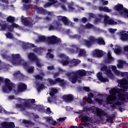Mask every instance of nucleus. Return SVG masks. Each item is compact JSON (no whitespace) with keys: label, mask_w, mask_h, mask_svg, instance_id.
Segmentation results:
<instances>
[{"label":"nucleus","mask_w":128,"mask_h":128,"mask_svg":"<svg viewBox=\"0 0 128 128\" xmlns=\"http://www.w3.org/2000/svg\"><path fill=\"white\" fill-rule=\"evenodd\" d=\"M87 102H88V104H92V100L90 98H88L87 100Z\"/></svg>","instance_id":"052dcab7"},{"label":"nucleus","mask_w":128,"mask_h":128,"mask_svg":"<svg viewBox=\"0 0 128 128\" xmlns=\"http://www.w3.org/2000/svg\"><path fill=\"white\" fill-rule=\"evenodd\" d=\"M58 22H56L55 26L50 25L49 26V30H58L60 26H62V24H60V22H62L65 26H74V23L68 19L66 16H58Z\"/></svg>","instance_id":"7ed1b4c3"},{"label":"nucleus","mask_w":128,"mask_h":128,"mask_svg":"<svg viewBox=\"0 0 128 128\" xmlns=\"http://www.w3.org/2000/svg\"><path fill=\"white\" fill-rule=\"evenodd\" d=\"M26 90V85L24 83H18V92H24Z\"/></svg>","instance_id":"aec40b11"},{"label":"nucleus","mask_w":128,"mask_h":128,"mask_svg":"<svg viewBox=\"0 0 128 128\" xmlns=\"http://www.w3.org/2000/svg\"><path fill=\"white\" fill-rule=\"evenodd\" d=\"M28 58L32 60H38V58L34 53H29L28 54Z\"/></svg>","instance_id":"bb28decb"},{"label":"nucleus","mask_w":128,"mask_h":128,"mask_svg":"<svg viewBox=\"0 0 128 128\" xmlns=\"http://www.w3.org/2000/svg\"><path fill=\"white\" fill-rule=\"evenodd\" d=\"M108 30L110 32H111V34H114V32H116V29L110 28L108 29Z\"/></svg>","instance_id":"37998d69"},{"label":"nucleus","mask_w":128,"mask_h":128,"mask_svg":"<svg viewBox=\"0 0 128 128\" xmlns=\"http://www.w3.org/2000/svg\"><path fill=\"white\" fill-rule=\"evenodd\" d=\"M14 20H16V18L14 17H12L11 16H10L6 18V21L8 22L12 23L14 22Z\"/></svg>","instance_id":"7c9ffc66"},{"label":"nucleus","mask_w":128,"mask_h":128,"mask_svg":"<svg viewBox=\"0 0 128 128\" xmlns=\"http://www.w3.org/2000/svg\"><path fill=\"white\" fill-rule=\"evenodd\" d=\"M12 26H13V28H20L18 24L14 22L12 24Z\"/></svg>","instance_id":"79ce46f5"},{"label":"nucleus","mask_w":128,"mask_h":128,"mask_svg":"<svg viewBox=\"0 0 128 128\" xmlns=\"http://www.w3.org/2000/svg\"><path fill=\"white\" fill-rule=\"evenodd\" d=\"M18 58H20V54H12L11 62L12 64L14 66H21V64H23L24 68H26V64H24V60H18Z\"/></svg>","instance_id":"6e6552de"},{"label":"nucleus","mask_w":128,"mask_h":128,"mask_svg":"<svg viewBox=\"0 0 128 128\" xmlns=\"http://www.w3.org/2000/svg\"><path fill=\"white\" fill-rule=\"evenodd\" d=\"M90 18H94V14L92 13L89 14Z\"/></svg>","instance_id":"774afa93"},{"label":"nucleus","mask_w":128,"mask_h":128,"mask_svg":"<svg viewBox=\"0 0 128 128\" xmlns=\"http://www.w3.org/2000/svg\"><path fill=\"white\" fill-rule=\"evenodd\" d=\"M85 28H86L87 30H92V28H94V25L88 22L85 25Z\"/></svg>","instance_id":"473e14b6"},{"label":"nucleus","mask_w":128,"mask_h":128,"mask_svg":"<svg viewBox=\"0 0 128 128\" xmlns=\"http://www.w3.org/2000/svg\"><path fill=\"white\" fill-rule=\"evenodd\" d=\"M114 52L117 54H120L122 52V49L120 48H118L114 50Z\"/></svg>","instance_id":"e433bc0d"},{"label":"nucleus","mask_w":128,"mask_h":128,"mask_svg":"<svg viewBox=\"0 0 128 128\" xmlns=\"http://www.w3.org/2000/svg\"><path fill=\"white\" fill-rule=\"evenodd\" d=\"M124 52H128V45H126L124 47Z\"/></svg>","instance_id":"13d9d810"},{"label":"nucleus","mask_w":128,"mask_h":128,"mask_svg":"<svg viewBox=\"0 0 128 128\" xmlns=\"http://www.w3.org/2000/svg\"><path fill=\"white\" fill-rule=\"evenodd\" d=\"M2 126L0 128H14L16 126L12 122H4L1 123Z\"/></svg>","instance_id":"2eb2a0df"},{"label":"nucleus","mask_w":128,"mask_h":128,"mask_svg":"<svg viewBox=\"0 0 128 128\" xmlns=\"http://www.w3.org/2000/svg\"><path fill=\"white\" fill-rule=\"evenodd\" d=\"M88 98H94V94L92 92H90L88 94Z\"/></svg>","instance_id":"864d4df0"},{"label":"nucleus","mask_w":128,"mask_h":128,"mask_svg":"<svg viewBox=\"0 0 128 128\" xmlns=\"http://www.w3.org/2000/svg\"><path fill=\"white\" fill-rule=\"evenodd\" d=\"M2 24H4V21L0 20V26H1L2 29L0 28V30H6L8 28V24H4L3 25Z\"/></svg>","instance_id":"b1692460"},{"label":"nucleus","mask_w":128,"mask_h":128,"mask_svg":"<svg viewBox=\"0 0 128 128\" xmlns=\"http://www.w3.org/2000/svg\"><path fill=\"white\" fill-rule=\"evenodd\" d=\"M111 68H112V72H114L116 70V66H112Z\"/></svg>","instance_id":"de8ad7c7"},{"label":"nucleus","mask_w":128,"mask_h":128,"mask_svg":"<svg viewBox=\"0 0 128 128\" xmlns=\"http://www.w3.org/2000/svg\"><path fill=\"white\" fill-rule=\"evenodd\" d=\"M100 70L102 72H104V74H106V76H107L108 78H112L114 76V74H112V70H110V69H108V67L106 66L101 68Z\"/></svg>","instance_id":"f8f14e48"},{"label":"nucleus","mask_w":128,"mask_h":128,"mask_svg":"<svg viewBox=\"0 0 128 128\" xmlns=\"http://www.w3.org/2000/svg\"><path fill=\"white\" fill-rule=\"evenodd\" d=\"M48 81L50 84H56L58 82L59 84H66V82H65L64 80H62L60 78H56L55 80H54L50 78H48Z\"/></svg>","instance_id":"ddd939ff"},{"label":"nucleus","mask_w":128,"mask_h":128,"mask_svg":"<svg viewBox=\"0 0 128 128\" xmlns=\"http://www.w3.org/2000/svg\"><path fill=\"white\" fill-rule=\"evenodd\" d=\"M36 62L37 66H38V68H40L42 66V64H40V62Z\"/></svg>","instance_id":"69168bd1"},{"label":"nucleus","mask_w":128,"mask_h":128,"mask_svg":"<svg viewBox=\"0 0 128 128\" xmlns=\"http://www.w3.org/2000/svg\"><path fill=\"white\" fill-rule=\"evenodd\" d=\"M101 2L104 6H108V0H101Z\"/></svg>","instance_id":"ea45409f"},{"label":"nucleus","mask_w":128,"mask_h":128,"mask_svg":"<svg viewBox=\"0 0 128 128\" xmlns=\"http://www.w3.org/2000/svg\"><path fill=\"white\" fill-rule=\"evenodd\" d=\"M28 102H30V104H34V102H36V100L34 99H29Z\"/></svg>","instance_id":"8fccbe9b"},{"label":"nucleus","mask_w":128,"mask_h":128,"mask_svg":"<svg viewBox=\"0 0 128 128\" xmlns=\"http://www.w3.org/2000/svg\"><path fill=\"white\" fill-rule=\"evenodd\" d=\"M118 86L123 90L114 88H111L109 90V93L111 95H108L106 98L107 104H116L120 106V102H116L118 99H116V96L118 98V100H125L126 96H124V90H128V82L126 78L122 80H118Z\"/></svg>","instance_id":"f257e3e1"},{"label":"nucleus","mask_w":128,"mask_h":128,"mask_svg":"<svg viewBox=\"0 0 128 128\" xmlns=\"http://www.w3.org/2000/svg\"><path fill=\"white\" fill-rule=\"evenodd\" d=\"M62 4H66L68 2V0H59Z\"/></svg>","instance_id":"bf43d9fd"},{"label":"nucleus","mask_w":128,"mask_h":128,"mask_svg":"<svg viewBox=\"0 0 128 128\" xmlns=\"http://www.w3.org/2000/svg\"><path fill=\"white\" fill-rule=\"evenodd\" d=\"M118 64H117V67L118 68H122V66H124V64H126V62L122 61V60H118Z\"/></svg>","instance_id":"c756f323"},{"label":"nucleus","mask_w":128,"mask_h":128,"mask_svg":"<svg viewBox=\"0 0 128 128\" xmlns=\"http://www.w3.org/2000/svg\"><path fill=\"white\" fill-rule=\"evenodd\" d=\"M48 42V44H56L58 42H61L60 39L58 38L55 36H48L46 38L45 36H39L38 39L36 40V42Z\"/></svg>","instance_id":"39448f33"},{"label":"nucleus","mask_w":128,"mask_h":128,"mask_svg":"<svg viewBox=\"0 0 128 128\" xmlns=\"http://www.w3.org/2000/svg\"><path fill=\"white\" fill-rule=\"evenodd\" d=\"M68 52L71 54H76L78 52V48L76 45L72 44L68 50Z\"/></svg>","instance_id":"412c9836"},{"label":"nucleus","mask_w":128,"mask_h":128,"mask_svg":"<svg viewBox=\"0 0 128 128\" xmlns=\"http://www.w3.org/2000/svg\"><path fill=\"white\" fill-rule=\"evenodd\" d=\"M104 54L103 51L98 49H96L92 52V56L94 58H102Z\"/></svg>","instance_id":"4468645a"},{"label":"nucleus","mask_w":128,"mask_h":128,"mask_svg":"<svg viewBox=\"0 0 128 128\" xmlns=\"http://www.w3.org/2000/svg\"><path fill=\"white\" fill-rule=\"evenodd\" d=\"M34 67H31L28 68L27 72L29 74H32V72H34Z\"/></svg>","instance_id":"c9c22d12"},{"label":"nucleus","mask_w":128,"mask_h":128,"mask_svg":"<svg viewBox=\"0 0 128 128\" xmlns=\"http://www.w3.org/2000/svg\"><path fill=\"white\" fill-rule=\"evenodd\" d=\"M54 66H48V70H54Z\"/></svg>","instance_id":"6e6d98bb"},{"label":"nucleus","mask_w":128,"mask_h":128,"mask_svg":"<svg viewBox=\"0 0 128 128\" xmlns=\"http://www.w3.org/2000/svg\"><path fill=\"white\" fill-rule=\"evenodd\" d=\"M58 56L61 60H58L60 64L64 66H68L70 64V60H68V56L64 55V54H60L58 55Z\"/></svg>","instance_id":"9d476101"},{"label":"nucleus","mask_w":128,"mask_h":128,"mask_svg":"<svg viewBox=\"0 0 128 128\" xmlns=\"http://www.w3.org/2000/svg\"><path fill=\"white\" fill-rule=\"evenodd\" d=\"M118 34L120 36L121 40L123 42L128 40V34H126V31H121L118 32Z\"/></svg>","instance_id":"dca6fc26"},{"label":"nucleus","mask_w":128,"mask_h":128,"mask_svg":"<svg viewBox=\"0 0 128 128\" xmlns=\"http://www.w3.org/2000/svg\"><path fill=\"white\" fill-rule=\"evenodd\" d=\"M97 78H98L99 80L104 82H106V79L102 77V74L101 72H98L96 74Z\"/></svg>","instance_id":"5701e85b"},{"label":"nucleus","mask_w":128,"mask_h":128,"mask_svg":"<svg viewBox=\"0 0 128 128\" xmlns=\"http://www.w3.org/2000/svg\"><path fill=\"white\" fill-rule=\"evenodd\" d=\"M8 66L2 62V61L0 60V70H8Z\"/></svg>","instance_id":"2f4dec72"},{"label":"nucleus","mask_w":128,"mask_h":128,"mask_svg":"<svg viewBox=\"0 0 128 128\" xmlns=\"http://www.w3.org/2000/svg\"><path fill=\"white\" fill-rule=\"evenodd\" d=\"M52 52V50H48V52L47 54V56H48L50 58H54V56L50 54Z\"/></svg>","instance_id":"f704fd0d"},{"label":"nucleus","mask_w":128,"mask_h":128,"mask_svg":"<svg viewBox=\"0 0 128 128\" xmlns=\"http://www.w3.org/2000/svg\"><path fill=\"white\" fill-rule=\"evenodd\" d=\"M22 122L23 124H30V122L26 120H23Z\"/></svg>","instance_id":"a18cd8bd"},{"label":"nucleus","mask_w":128,"mask_h":128,"mask_svg":"<svg viewBox=\"0 0 128 128\" xmlns=\"http://www.w3.org/2000/svg\"><path fill=\"white\" fill-rule=\"evenodd\" d=\"M98 16L99 18H96L94 20L95 24H98L99 22H100L102 18H104V24H118V22H116V21L112 18H110L108 16V15H105L104 16L101 14H99L98 15Z\"/></svg>","instance_id":"423d86ee"},{"label":"nucleus","mask_w":128,"mask_h":128,"mask_svg":"<svg viewBox=\"0 0 128 128\" xmlns=\"http://www.w3.org/2000/svg\"><path fill=\"white\" fill-rule=\"evenodd\" d=\"M84 45L87 46V48H90V46H92V44H100V46H104V44H106L104 40L102 38L100 37L96 39L94 36H90L88 38V40H84Z\"/></svg>","instance_id":"20e7f679"},{"label":"nucleus","mask_w":128,"mask_h":128,"mask_svg":"<svg viewBox=\"0 0 128 128\" xmlns=\"http://www.w3.org/2000/svg\"><path fill=\"white\" fill-rule=\"evenodd\" d=\"M72 62L74 66H76V64H80V61L78 59H74L72 60Z\"/></svg>","instance_id":"72a5a7b5"},{"label":"nucleus","mask_w":128,"mask_h":128,"mask_svg":"<svg viewBox=\"0 0 128 128\" xmlns=\"http://www.w3.org/2000/svg\"><path fill=\"white\" fill-rule=\"evenodd\" d=\"M114 10H116V12H118L120 16H122L125 18H128V10L124 8L122 4H118L114 6Z\"/></svg>","instance_id":"0eeeda50"},{"label":"nucleus","mask_w":128,"mask_h":128,"mask_svg":"<svg viewBox=\"0 0 128 128\" xmlns=\"http://www.w3.org/2000/svg\"><path fill=\"white\" fill-rule=\"evenodd\" d=\"M49 2L44 5V8H50L51 6L54 5V8H58L60 6V3L56 0H48Z\"/></svg>","instance_id":"9b49d317"},{"label":"nucleus","mask_w":128,"mask_h":128,"mask_svg":"<svg viewBox=\"0 0 128 128\" xmlns=\"http://www.w3.org/2000/svg\"><path fill=\"white\" fill-rule=\"evenodd\" d=\"M60 8L63 10H68L66 8V5H64V4H61Z\"/></svg>","instance_id":"c03bdc74"},{"label":"nucleus","mask_w":128,"mask_h":128,"mask_svg":"<svg viewBox=\"0 0 128 128\" xmlns=\"http://www.w3.org/2000/svg\"><path fill=\"white\" fill-rule=\"evenodd\" d=\"M40 74L42 76H40L39 74H37L34 76V78L36 80H44V77L42 76H44V73H40Z\"/></svg>","instance_id":"393cba45"},{"label":"nucleus","mask_w":128,"mask_h":128,"mask_svg":"<svg viewBox=\"0 0 128 128\" xmlns=\"http://www.w3.org/2000/svg\"><path fill=\"white\" fill-rule=\"evenodd\" d=\"M66 120V117H64V118H58V120L60 122H64Z\"/></svg>","instance_id":"58836bf2"},{"label":"nucleus","mask_w":128,"mask_h":128,"mask_svg":"<svg viewBox=\"0 0 128 128\" xmlns=\"http://www.w3.org/2000/svg\"><path fill=\"white\" fill-rule=\"evenodd\" d=\"M82 22H86V18H82Z\"/></svg>","instance_id":"e2e57ef3"},{"label":"nucleus","mask_w":128,"mask_h":128,"mask_svg":"<svg viewBox=\"0 0 128 128\" xmlns=\"http://www.w3.org/2000/svg\"><path fill=\"white\" fill-rule=\"evenodd\" d=\"M13 88H14V84L9 79H5V84L2 86L4 92L8 94V92H10L12 90Z\"/></svg>","instance_id":"1a4fd4ad"},{"label":"nucleus","mask_w":128,"mask_h":128,"mask_svg":"<svg viewBox=\"0 0 128 128\" xmlns=\"http://www.w3.org/2000/svg\"><path fill=\"white\" fill-rule=\"evenodd\" d=\"M20 71L16 72L13 75L14 76H20Z\"/></svg>","instance_id":"09e8293b"},{"label":"nucleus","mask_w":128,"mask_h":128,"mask_svg":"<svg viewBox=\"0 0 128 128\" xmlns=\"http://www.w3.org/2000/svg\"><path fill=\"white\" fill-rule=\"evenodd\" d=\"M108 58H109V60H113L112 57V55H110V53H108Z\"/></svg>","instance_id":"680f3d73"},{"label":"nucleus","mask_w":128,"mask_h":128,"mask_svg":"<svg viewBox=\"0 0 128 128\" xmlns=\"http://www.w3.org/2000/svg\"><path fill=\"white\" fill-rule=\"evenodd\" d=\"M24 108H30V104H26L24 106Z\"/></svg>","instance_id":"3c124183"},{"label":"nucleus","mask_w":128,"mask_h":128,"mask_svg":"<svg viewBox=\"0 0 128 128\" xmlns=\"http://www.w3.org/2000/svg\"><path fill=\"white\" fill-rule=\"evenodd\" d=\"M114 74H116L117 76H120V74H122V72H120L118 70H116L114 72Z\"/></svg>","instance_id":"49530a36"},{"label":"nucleus","mask_w":128,"mask_h":128,"mask_svg":"<svg viewBox=\"0 0 128 128\" xmlns=\"http://www.w3.org/2000/svg\"><path fill=\"white\" fill-rule=\"evenodd\" d=\"M46 114H52V110H50V108H46Z\"/></svg>","instance_id":"a19ab883"},{"label":"nucleus","mask_w":128,"mask_h":128,"mask_svg":"<svg viewBox=\"0 0 128 128\" xmlns=\"http://www.w3.org/2000/svg\"><path fill=\"white\" fill-rule=\"evenodd\" d=\"M16 108H22V106L20 104H16Z\"/></svg>","instance_id":"0e129e2a"},{"label":"nucleus","mask_w":128,"mask_h":128,"mask_svg":"<svg viewBox=\"0 0 128 128\" xmlns=\"http://www.w3.org/2000/svg\"><path fill=\"white\" fill-rule=\"evenodd\" d=\"M50 96L52 98V96H54V94H58V90L56 88H50Z\"/></svg>","instance_id":"4be33fe9"},{"label":"nucleus","mask_w":128,"mask_h":128,"mask_svg":"<svg viewBox=\"0 0 128 128\" xmlns=\"http://www.w3.org/2000/svg\"><path fill=\"white\" fill-rule=\"evenodd\" d=\"M104 94H98L94 98L95 102L99 104H104Z\"/></svg>","instance_id":"6ab92c4d"},{"label":"nucleus","mask_w":128,"mask_h":128,"mask_svg":"<svg viewBox=\"0 0 128 128\" xmlns=\"http://www.w3.org/2000/svg\"><path fill=\"white\" fill-rule=\"evenodd\" d=\"M48 102H52V98L48 97Z\"/></svg>","instance_id":"338daca9"},{"label":"nucleus","mask_w":128,"mask_h":128,"mask_svg":"<svg viewBox=\"0 0 128 128\" xmlns=\"http://www.w3.org/2000/svg\"><path fill=\"white\" fill-rule=\"evenodd\" d=\"M7 38H12V34L10 32H8L6 34Z\"/></svg>","instance_id":"4c0bfd02"},{"label":"nucleus","mask_w":128,"mask_h":128,"mask_svg":"<svg viewBox=\"0 0 128 128\" xmlns=\"http://www.w3.org/2000/svg\"><path fill=\"white\" fill-rule=\"evenodd\" d=\"M62 100H64L66 102H70L74 100V95L68 94V95H64L62 96Z\"/></svg>","instance_id":"f3484780"},{"label":"nucleus","mask_w":128,"mask_h":128,"mask_svg":"<svg viewBox=\"0 0 128 128\" xmlns=\"http://www.w3.org/2000/svg\"><path fill=\"white\" fill-rule=\"evenodd\" d=\"M99 10L102 11V10L103 12H112V10L109 9L106 6L102 7V6H100L98 8Z\"/></svg>","instance_id":"a878e982"},{"label":"nucleus","mask_w":128,"mask_h":128,"mask_svg":"<svg viewBox=\"0 0 128 128\" xmlns=\"http://www.w3.org/2000/svg\"><path fill=\"white\" fill-rule=\"evenodd\" d=\"M86 75V72L84 70H78L76 72H68L66 76L72 84H76L80 76H84Z\"/></svg>","instance_id":"f03ea898"},{"label":"nucleus","mask_w":128,"mask_h":128,"mask_svg":"<svg viewBox=\"0 0 128 128\" xmlns=\"http://www.w3.org/2000/svg\"><path fill=\"white\" fill-rule=\"evenodd\" d=\"M68 8H69L70 10H71L72 12H74V10H75L76 8H74V2H71L68 5Z\"/></svg>","instance_id":"cd10ccee"},{"label":"nucleus","mask_w":128,"mask_h":128,"mask_svg":"<svg viewBox=\"0 0 128 128\" xmlns=\"http://www.w3.org/2000/svg\"><path fill=\"white\" fill-rule=\"evenodd\" d=\"M94 110H95V113L98 116H108V114H106V112L100 108H96Z\"/></svg>","instance_id":"a211bd4d"},{"label":"nucleus","mask_w":128,"mask_h":128,"mask_svg":"<svg viewBox=\"0 0 128 128\" xmlns=\"http://www.w3.org/2000/svg\"><path fill=\"white\" fill-rule=\"evenodd\" d=\"M86 52L84 49H80L79 50L78 56H86Z\"/></svg>","instance_id":"c85d7f7f"},{"label":"nucleus","mask_w":128,"mask_h":128,"mask_svg":"<svg viewBox=\"0 0 128 128\" xmlns=\"http://www.w3.org/2000/svg\"><path fill=\"white\" fill-rule=\"evenodd\" d=\"M22 2L25 4H28V2H32V0H22Z\"/></svg>","instance_id":"4d7b16f0"},{"label":"nucleus","mask_w":128,"mask_h":128,"mask_svg":"<svg viewBox=\"0 0 128 128\" xmlns=\"http://www.w3.org/2000/svg\"><path fill=\"white\" fill-rule=\"evenodd\" d=\"M84 120H85V122H88L90 120V117L85 116L83 118Z\"/></svg>","instance_id":"603ef678"},{"label":"nucleus","mask_w":128,"mask_h":128,"mask_svg":"<svg viewBox=\"0 0 128 128\" xmlns=\"http://www.w3.org/2000/svg\"><path fill=\"white\" fill-rule=\"evenodd\" d=\"M84 90H85V92H90V88L88 87H84L83 88Z\"/></svg>","instance_id":"5fc2aeb1"}]
</instances>
